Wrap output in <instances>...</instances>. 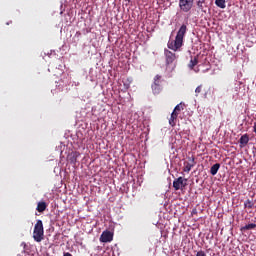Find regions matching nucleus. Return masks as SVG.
<instances>
[{
    "mask_svg": "<svg viewBox=\"0 0 256 256\" xmlns=\"http://www.w3.org/2000/svg\"><path fill=\"white\" fill-rule=\"evenodd\" d=\"M186 34L187 25L182 24L177 32L175 40L168 42V49H171L172 51H177L178 49H181V47H183V39H185Z\"/></svg>",
    "mask_w": 256,
    "mask_h": 256,
    "instance_id": "f257e3e1",
    "label": "nucleus"
},
{
    "mask_svg": "<svg viewBox=\"0 0 256 256\" xmlns=\"http://www.w3.org/2000/svg\"><path fill=\"white\" fill-rule=\"evenodd\" d=\"M33 239L36 243H41L45 239V230L43 228V221L37 220L34 225Z\"/></svg>",
    "mask_w": 256,
    "mask_h": 256,
    "instance_id": "f03ea898",
    "label": "nucleus"
},
{
    "mask_svg": "<svg viewBox=\"0 0 256 256\" xmlns=\"http://www.w3.org/2000/svg\"><path fill=\"white\" fill-rule=\"evenodd\" d=\"M163 77L159 74H157L154 79L153 83L151 85L152 93L153 95H159L163 91Z\"/></svg>",
    "mask_w": 256,
    "mask_h": 256,
    "instance_id": "7ed1b4c3",
    "label": "nucleus"
},
{
    "mask_svg": "<svg viewBox=\"0 0 256 256\" xmlns=\"http://www.w3.org/2000/svg\"><path fill=\"white\" fill-rule=\"evenodd\" d=\"M183 109H185V104L183 103L175 106L169 119V125H171V127H175V125H177V117H179V114L183 111Z\"/></svg>",
    "mask_w": 256,
    "mask_h": 256,
    "instance_id": "20e7f679",
    "label": "nucleus"
},
{
    "mask_svg": "<svg viewBox=\"0 0 256 256\" xmlns=\"http://www.w3.org/2000/svg\"><path fill=\"white\" fill-rule=\"evenodd\" d=\"M195 0H179V9L182 13H189L193 9Z\"/></svg>",
    "mask_w": 256,
    "mask_h": 256,
    "instance_id": "39448f33",
    "label": "nucleus"
},
{
    "mask_svg": "<svg viewBox=\"0 0 256 256\" xmlns=\"http://www.w3.org/2000/svg\"><path fill=\"white\" fill-rule=\"evenodd\" d=\"M186 186H187V179L183 177H178L173 181V187L175 191H179L180 189H183Z\"/></svg>",
    "mask_w": 256,
    "mask_h": 256,
    "instance_id": "423d86ee",
    "label": "nucleus"
},
{
    "mask_svg": "<svg viewBox=\"0 0 256 256\" xmlns=\"http://www.w3.org/2000/svg\"><path fill=\"white\" fill-rule=\"evenodd\" d=\"M196 164L197 162H195V157H188V161L184 162V167H183L184 173H189L191 169L195 167Z\"/></svg>",
    "mask_w": 256,
    "mask_h": 256,
    "instance_id": "0eeeda50",
    "label": "nucleus"
},
{
    "mask_svg": "<svg viewBox=\"0 0 256 256\" xmlns=\"http://www.w3.org/2000/svg\"><path fill=\"white\" fill-rule=\"evenodd\" d=\"M113 241V233L111 231H104L100 236L101 243H111Z\"/></svg>",
    "mask_w": 256,
    "mask_h": 256,
    "instance_id": "6e6552de",
    "label": "nucleus"
},
{
    "mask_svg": "<svg viewBox=\"0 0 256 256\" xmlns=\"http://www.w3.org/2000/svg\"><path fill=\"white\" fill-rule=\"evenodd\" d=\"M165 55H166V63H167V65H171V63H173V61H175V59H176L175 53H173V52H171L169 50L165 51Z\"/></svg>",
    "mask_w": 256,
    "mask_h": 256,
    "instance_id": "1a4fd4ad",
    "label": "nucleus"
},
{
    "mask_svg": "<svg viewBox=\"0 0 256 256\" xmlns=\"http://www.w3.org/2000/svg\"><path fill=\"white\" fill-rule=\"evenodd\" d=\"M240 147L243 149V147L247 146L249 143V134H244L239 139Z\"/></svg>",
    "mask_w": 256,
    "mask_h": 256,
    "instance_id": "9d476101",
    "label": "nucleus"
},
{
    "mask_svg": "<svg viewBox=\"0 0 256 256\" xmlns=\"http://www.w3.org/2000/svg\"><path fill=\"white\" fill-rule=\"evenodd\" d=\"M47 209V203L45 201L38 202L36 211L43 213Z\"/></svg>",
    "mask_w": 256,
    "mask_h": 256,
    "instance_id": "9b49d317",
    "label": "nucleus"
},
{
    "mask_svg": "<svg viewBox=\"0 0 256 256\" xmlns=\"http://www.w3.org/2000/svg\"><path fill=\"white\" fill-rule=\"evenodd\" d=\"M219 169H221V164H219V163L214 164V165L210 168V173H211V175H217V173L219 172Z\"/></svg>",
    "mask_w": 256,
    "mask_h": 256,
    "instance_id": "f8f14e48",
    "label": "nucleus"
},
{
    "mask_svg": "<svg viewBox=\"0 0 256 256\" xmlns=\"http://www.w3.org/2000/svg\"><path fill=\"white\" fill-rule=\"evenodd\" d=\"M79 157H81V153H79V152L72 153V157L70 158L71 163H73L75 165L77 163V159H79Z\"/></svg>",
    "mask_w": 256,
    "mask_h": 256,
    "instance_id": "ddd939ff",
    "label": "nucleus"
},
{
    "mask_svg": "<svg viewBox=\"0 0 256 256\" xmlns=\"http://www.w3.org/2000/svg\"><path fill=\"white\" fill-rule=\"evenodd\" d=\"M256 224H247L241 228V231H251V229H255Z\"/></svg>",
    "mask_w": 256,
    "mask_h": 256,
    "instance_id": "4468645a",
    "label": "nucleus"
},
{
    "mask_svg": "<svg viewBox=\"0 0 256 256\" xmlns=\"http://www.w3.org/2000/svg\"><path fill=\"white\" fill-rule=\"evenodd\" d=\"M215 5L220 9H225V0H215Z\"/></svg>",
    "mask_w": 256,
    "mask_h": 256,
    "instance_id": "2eb2a0df",
    "label": "nucleus"
},
{
    "mask_svg": "<svg viewBox=\"0 0 256 256\" xmlns=\"http://www.w3.org/2000/svg\"><path fill=\"white\" fill-rule=\"evenodd\" d=\"M197 63H199V60L197 59V57H194L193 59L190 60L188 67L190 69H193V67H195Z\"/></svg>",
    "mask_w": 256,
    "mask_h": 256,
    "instance_id": "dca6fc26",
    "label": "nucleus"
},
{
    "mask_svg": "<svg viewBox=\"0 0 256 256\" xmlns=\"http://www.w3.org/2000/svg\"><path fill=\"white\" fill-rule=\"evenodd\" d=\"M205 3V0H197L196 1V5H197V8L199 9V11H203L204 7H203V4Z\"/></svg>",
    "mask_w": 256,
    "mask_h": 256,
    "instance_id": "f3484780",
    "label": "nucleus"
},
{
    "mask_svg": "<svg viewBox=\"0 0 256 256\" xmlns=\"http://www.w3.org/2000/svg\"><path fill=\"white\" fill-rule=\"evenodd\" d=\"M244 207H246V208H248V209H253V201H251V200H246L245 202H244Z\"/></svg>",
    "mask_w": 256,
    "mask_h": 256,
    "instance_id": "a211bd4d",
    "label": "nucleus"
},
{
    "mask_svg": "<svg viewBox=\"0 0 256 256\" xmlns=\"http://www.w3.org/2000/svg\"><path fill=\"white\" fill-rule=\"evenodd\" d=\"M201 91H203V85H199V86L195 89L196 97H197V95H199V93H201Z\"/></svg>",
    "mask_w": 256,
    "mask_h": 256,
    "instance_id": "6ab92c4d",
    "label": "nucleus"
},
{
    "mask_svg": "<svg viewBox=\"0 0 256 256\" xmlns=\"http://www.w3.org/2000/svg\"><path fill=\"white\" fill-rule=\"evenodd\" d=\"M196 256H207V253H205L203 250H200L196 253Z\"/></svg>",
    "mask_w": 256,
    "mask_h": 256,
    "instance_id": "aec40b11",
    "label": "nucleus"
}]
</instances>
